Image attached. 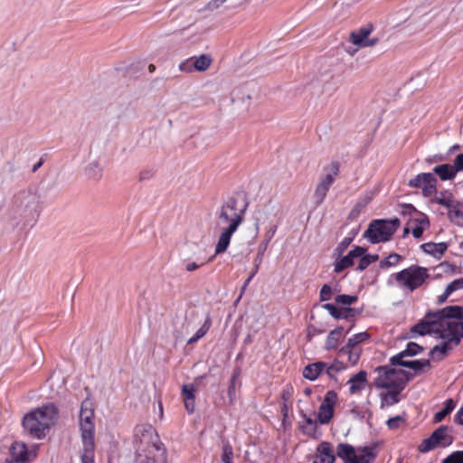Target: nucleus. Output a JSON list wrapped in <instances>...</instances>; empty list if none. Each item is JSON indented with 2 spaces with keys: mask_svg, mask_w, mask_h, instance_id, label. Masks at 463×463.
Returning <instances> with one entry per match:
<instances>
[{
  "mask_svg": "<svg viewBox=\"0 0 463 463\" xmlns=\"http://www.w3.org/2000/svg\"><path fill=\"white\" fill-rule=\"evenodd\" d=\"M323 308L326 310L335 319H339L342 317L341 311L331 303H326L323 305Z\"/></svg>",
  "mask_w": 463,
  "mask_h": 463,
  "instance_id": "8fccbe9b",
  "label": "nucleus"
},
{
  "mask_svg": "<svg viewBox=\"0 0 463 463\" xmlns=\"http://www.w3.org/2000/svg\"><path fill=\"white\" fill-rule=\"evenodd\" d=\"M439 313V310L434 313H430L424 320L415 325L411 330V337H414L417 335H424L432 332H439L442 334L444 326L441 324L440 317L438 316ZM439 337L441 338V335H439Z\"/></svg>",
  "mask_w": 463,
  "mask_h": 463,
  "instance_id": "ddd939ff",
  "label": "nucleus"
},
{
  "mask_svg": "<svg viewBox=\"0 0 463 463\" xmlns=\"http://www.w3.org/2000/svg\"><path fill=\"white\" fill-rule=\"evenodd\" d=\"M447 288L451 292V294L456 291L463 288V278H459L457 279H454L452 282H450Z\"/></svg>",
  "mask_w": 463,
  "mask_h": 463,
  "instance_id": "603ef678",
  "label": "nucleus"
},
{
  "mask_svg": "<svg viewBox=\"0 0 463 463\" xmlns=\"http://www.w3.org/2000/svg\"><path fill=\"white\" fill-rule=\"evenodd\" d=\"M362 347H356L350 344H347L339 349L338 355L339 356H346L347 364L351 366L355 365L361 356Z\"/></svg>",
  "mask_w": 463,
  "mask_h": 463,
  "instance_id": "aec40b11",
  "label": "nucleus"
},
{
  "mask_svg": "<svg viewBox=\"0 0 463 463\" xmlns=\"http://www.w3.org/2000/svg\"><path fill=\"white\" fill-rule=\"evenodd\" d=\"M448 215L452 222L461 223L463 222V204L456 201L452 206L448 208Z\"/></svg>",
  "mask_w": 463,
  "mask_h": 463,
  "instance_id": "7c9ffc66",
  "label": "nucleus"
},
{
  "mask_svg": "<svg viewBox=\"0 0 463 463\" xmlns=\"http://www.w3.org/2000/svg\"><path fill=\"white\" fill-rule=\"evenodd\" d=\"M376 445L354 448L348 443H339L335 454L344 463H373L377 456Z\"/></svg>",
  "mask_w": 463,
  "mask_h": 463,
  "instance_id": "0eeeda50",
  "label": "nucleus"
},
{
  "mask_svg": "<svg viewBox=\"0 0 463 463\" xmlns=\"http://www.w3.org/2000/svg\"><path fill=\"white\" fill-rule=\"evenodd\" d=\"M402 260V256L397 253H392L384 260H381L380 267L383 269H387L392 266L397 265Z\"/></svg>",
  "mask_w": 463,
  "mask_h": 463,
  "instance_id": "4c0bfd02",
  "label": "nucleus"
},
{
  "mask_svg": "<svg viewBox=\"0 0 463 463\" xmlns=\"http://www.w3.org/2000/svg\"><path fill=\"white\" fill-rule=\"evenodd\" d=\"M455 403L452 399H449L445 402L444 408L436 412L434 416V420L436 422L441 421L447 415H449L454 409Z\"/></svg>",
  "mask_w": 463,
  "mask_h": 463,
  "instance_id": "e433bc0d",
  "label": "nucleus"
},
{
  "mask_svg": "<svg viewBox=\"0 0 463 463\" xmlns=\"http://www.w3.org/2000/svg\"><path fill=\"white\" fill-rule=\"evenodd\" d=\"M435 195L432 201L439 205L445 206L447 209L452 206L457 201L449 191H442Z\"/></svg>",
  "mask_w": 463,
  "mask_h": 463,
  "instance_id": "2f4dec72",
  "label": "nucleus"
},
{
  "mask_svg": "<svg viewBox=\"0 0 463 463\" xmlns=\"http://www.w3.org/2000/svg\"><path fill=\"white\" fill-rule=\"evenodd\" d=\"M140 443L137 450V463H166V450L157 435L144 434Z\"/></svg>",
  "mask_w": 463,
  "mask_h": 463,
  "instance_id": "423d86ee",
  "label": "nucleus"
},
{
  "mask_svg": "<svg viewBox=\"0 0 463 463\" xmlns=\"http://www.w3.org/2000/svg\"><path fill=\"white\" fill-rule=\"evenodd\" d=\"M263 250H265V248ZM263 251L264 250L259 252L257 257H256V259H255V272H258L260 265V263L262 261Z\"/></svg>",
  "mask_w": 463,
  "mask_h": 463,
  "instance_id": "13d9d810",
  "label": "nucleus"
},
{
  "mask_svg": "<svg viewBox=\"0 0 463 463\" xmlns=\"http://www.w3.org/2000/svg\"><path fill=\"white\" fill-rule=\"evenodd\" d=\"M421 249L427 254L432 255L435 258H440L448 249L445 242H427L421 245Z\"/></svg>",
  "mask_w": 463,
  "mask_h": 463,
  "instance_id": "b1692460",
  "label": "nucleus"
},
{
  "mask_svg": "<svg viewBox=\"0 0 463 463\" xmlns=\"http://www.w3.org/2000/svg\"><path fill=\"white\" fill-rule=\"evenodd\" d=\"M84 171L89 179L99 180L102 176L103 168L98 160H93L86 165Z\"/></svg>",
  "mask_w": 463,
  "mask_h": 463,
  "instance_id": "cd10ccee",
  "label": "nucleus"
},
{
  "mask_svg": "<svg viewBox=\"0 0 463 463\" xmlns=\"http://www.w3.org/2000/svg\"><path fill=\"white\" fill-rule=\"evenodd\" d=\"M349 392L352 395L360 393L365 389L367 384V373L365 371H359L348 380Z\"/></svg>",
  "mask_w": 463,
  "mask_h": 463,
  "instance_id": "6ab92c4d",
  "label": "nucleus"
},
{
  "mask_svg": "<svg viewBox=\"0 0 463 463\" xmlns=\"http://www.w3.org/2000/svg\"><path fill=\"white\" fill-rule=\"evenodd\" d=\"M211 326H212L211 316L209 314H206L204 317V320H203V324L201 325L200 328L196 331V333L192 337H190L187 340V345H193V344L196 343L198 340H200L201 338H203L207 334V332L209 331Z\"/></svg>",
  "mask_w": 463,
  "mask_h": 463,
  "instance_id": "393cba45",
  "label": "nucleus"
},
{
  "mask_svg": "<svg viewBox=\"0 0 463 463\" xmlns=\"http://www.w3.org/2000/svg\"><path fill=\"white\" fill-rule=\"evenodd\" d=\"M245 206L239 207L235 198L231 197L225 201L217 214V224L222 226L219 240L215 246V254L224 252L230 242L232 235L242 222Z\"/></svg>",
  "mask_w": 463,
  "mask_h": 463,
  "instance_id": "f03ea898",
  "label": "nucleus"
},
{
  "mask_svg": "<svg viewBox=\"0 0 463 463\" xmlns=\"http://www.w3.org/2000/svg\"><path fill=\"white\" fill-rule=\"evenodd\" d=\"M357 301L356 296H351V295H339L335 298V302L339 305L343 306H350Z\"/></svg>",
  "mask_w": 463,
  "mask_h": 463,
  "instance_id": "79ce46f5",
  "label": "nucleus"
},
{
  "mask_svg": "<svg viewBox=\"0 0 463 463\" xmlns=\"http://www.w3.org/2000/svg\"><path fill=\"white\" fill-rule=\"evenodd\" d=\"M402 390H392L382 396V407L392 406L399 402V393Z\"/></svg>",
  "mask_w": 463,
  "mask_h": 463,
  "instance_id": "c9c22d12",
  "label": "nucleus"
},
{
  "mask_svg": "<svg viewBox=\"0 0 463 463\" xmlns=\"http://www.w3.org/2000/svg\"><path fill=\"white\" fill-rule=\"evenodd\" d=\"M199 268V265L196 263V262H190L186 265V270L191 272V271H194L195 269H197Z\"/></svg>",
  "mask_w": 463,
  "mask_h": 463,
  "instance_id": "680f3d73",
  "label": "nucleus"
},
{
  "mask_svg": "<svg viewBox=\"0 0 463 463\" xmlns=\"http://www.w3.org/2000/svg\"><path fill=\"white\" fill-rule=\"evenodd\" d=\"M233 450L231 445L224 444L222 447V460L223 463H232Z\"/></svg>",
  "mask_w": 463,
  "mask_h": 463,
  "instance_id": "c03bdc74",
  "label": "nucleus"
},
{
  "mask_svg": "<svg viewBox=\"0 0 463 463\" xmlns=\"http://www.w3.org/2000/svg\"><path fill=\"white\" fill-rule=\"evenodd\" d=\"M212 64V58L207 54H201L194 59V68L197 71H205Z\"/></svg>",
  "mask_w": 463,
  "mask_h": 463,
  "instance_id": "72a5a7b5",
  "label": "nucleus"
},
{
  "mask_svg": "<svg viewBox=\"0 0 463 463\" xmlns=\"http://www.w3.org/2000/svg\"><path fill=\"white\" fill-rule=\"evenodd\" d=\"M227 0H212L207 5V9L214 11L219 9Z\"/></svg>",
  "mask_w": 463,
  "mask_h": 463,
  "instance_id": "6e6d98bb",
  "label": "nucleus"
},
{
  "mask_svg": "<svg viewBox=\"0 0 463 463\" xmlns=\"http://www.w3.org/2000/svg\"><path fill=\"white\" fill-rule=\"evenodd\" d=\"M235 379H236V375L232 376V381H231V385H230L229 390H228V393H229L230 397L234 393V389H235L234 382H235Z\"/></svg>",
  "mask_w": 463,
  "mask_h": 463,
  "instance_id": "052dcab7",
  "label": "nucleus"
},
{
  "mask_svg": "<svg viewBox=\"0 0 463 463\" xmlns=\"http://www.w3.org/2000/svg\"><path fill=\"white\" fill-rule=\"evenodd\" d=\"M365 253V249L360 246L354 247L347 255L337 258L334 263V272L340 273L354 265V260Z\"/></svg>",
  "mask_w": 463,
  "mask_h": 463,
  "instance_id": "dca6fc26",
  "label": "nucleus"
},
{
  "mask_svg": "<svg viewBox=\"0 0 463 463\" xmlns=\"http://www.w3.org/2000/svg\"><path fill=\"white\" fill-rule=\"evenodd\" d=\"M179 70L183 72L191 73L194 71V58L187 59L179 64Z\"/></svg>",
  "mask_w": 463,
  "mask_h": 463,
  "instance_id": "09e8293b",
  "label": "nucleus"
},
{
  "mask_svg": "<svg viewBox=\"0 0 463 463\" xmlns=\"http://www.w3.org/2000/svg\"><path fill=\"white\" fill-rule=\"evenodd\" d=\"M399 226L400 221L397 218L375 220L370 223L368 229L364 232V237L372 243L384 242L391 239Z\"/></svg>",
  "mask_w": 463,
  "mask_h": 463,
  "instance_id": "6e6552de",
  "label": "nucleus"
},
{
  "mask_svg": "<svg viewBox=\"0 0 463 463\" xmlns=\"http://www.w3.org/2000/svg\"><path fill=\"white\" fill-rule=\"evenodd\" d=\"M404 423H405V419L400 415L390 418L387 420V426L390 430H397Z\"/></svg>",
  "mask_w": 463,
  "mask_h": 463,
  "instance_id": "a18cd8bd",
  "label": "nucleus"
},
{
  "mask_svg": "<svg viewBox=\"0 0 463 463\" xmlns=\"http://www.w3.org/2000/svg\"><path fill=\"white\" fill-rule=\"evenodd\" d=\"M444 326L441 334L442 343L435 345L430 352L435 360L443 359L447 354L456 347L463 338V307L448 306L439 310L438 314Z\"/></svg>",
  "mask_w": 463,
  "mask_h": 463,
  "instance_id": "f257e3e1",
  "label": "nucleus"
},
{
  "mask_svg": "<svg viewBox=\"0 0 463 463\" xmlns=\"http://www.w3.org/2000/svg\"><path fill=\"white\" fill-rule=\"evenodd\" d=\"M94 409L90 400L86 399L81 402L80 411V430L82 443L80 452L81 463H94V430L93 422Z\"/></svg>",
  "mask_w": 463,
  "mask_h": 463,
  "instance_id": "20e7f679",
  "label": "nucleus"
},
{
  "mask_svg": "<svg viewBox=\"0 0 463 463\" xmlns=\"http://www.w3.org/2000/svg\"><path fill=\"white\" fill-rule=\"evenodd\" d=\"M422 350L423 347L417 343L410 342L407 344L405 350L400 352L390 359L391 364L395 365V363H401V361H403L405 357L414 356L422 352Z\"/></svg>",
  "mask_w": 463,
  "mask_h": 463,
  "instance_id": "4be33fe9",
  "label": "nucleus"
},
{
  "mask_svg": "<svg viewBox=\"0 0 463 463\" xmlns=\"http://www.w3.org/2000/svg\"><path fill=\"white\" fill-rule=\"evenodd\" d=\"M395 365H402L413 369L414 371H423L426 367L430 366L429 360H414V361H401V363H395Z\"/></svg>",
  "mask_w": 463,
  "mask_h": 463,
  "instance_id": "473e14b6",
  "label": "nucleus"
},
{
  "mask_svg": "<svg viewBox=\"0 0 463 463\" xmlns=\"http://www.w3.org/2000/svg\"><path fill=\"white\" fill-rule=\"evenodd\" d=\"M438 180L432 173H420L408 181V185L420 189L424 197L437 194Z\"/></svg>",
  "mask_w": 463,
  "mask_h": 463,
  "instance_id": "9b49d317",
  "label": "nucleus"
},
{
  "mask_svg": "<svg viewBox=\"0 0 463 463\" xmlns=\"http://www.w3.org/2000/svg\"><path fill=\"white\" fill-rule=\"evenodd\" d=\"M149 72H154L156 70V66L154 64H150L148 66Z\"/></svg>",
  "mask_w": 463,
  "mask_h": 463,
  "instance_id": "0e129e2a",
  "label": "nucleus"
},
{
  "mask_svg": "<svg viewBox=\"0 0 463 463\" xmlns=\"http://www.w3.org/2000/svg\"><path fill=\"white\" fill-rule=\"evenodd\" d=\"M360 258V261H359V264L357 266V270H364L371 263L376 261L378 260V255H371V254H367V255H364V253L359 257Z\"/></svg>",
  "mask_w": 463,
  "mask_h": 463,
  "instance_id": "58836bf2",
  "label": "nucleus"
},
{
  "mask_svg": "<svg viewBox=\"0 0 463 463\" xmlns=\"http://www.w3.org/2000/svg\"><path fill=\"white\" fill-rule=\"evenodd\" d=\"M252 279V276H250L248 279L244 283V288L250 283V281Z\"/></svg>",
  "mask_w": 463,
  "mask_h": 463,
  "instance_id": "69168bd1",
  "label": "nucleus"
},
{
  "mask_svg": "<svg viewBox=\"0 0 463 463\" xmlns=\"http://www.w3.org/2000/svg\"><path fill=\"white\" fill-rule=\"evenodd\" d=\"M460 148V146L458 145H454L451 146L450 148V152H453L455 150H458Z\"/></svg>",
  "mask_w": 463,
  "mask_h": 463,
  "instance_id": "e2e57ef3",
  "label": "nucleus"
},
{
  "mask_svg": "<svg viewBox=\"0 0 463 463\" xmlns=\"http://www.w3.org/2000/svg\"><path fill=\"white\" fill-rule=\"evenodd\" d=\"M337 399L334 391L326 392L322 403L318 409L317 420L320 424H327L334 415V406Z\"/></svg>",
  "mask_w": 463,
  "mask_h": 463,
  "instance_id": "4468645a",
  "label": "nucleus"
},
{
  "mask_svg": "<svg viewBox=\"0 0 463 463\" xmlns=\"http://www.w3.org/2000/svg\"><path fill=\"white\" fill-rule=\"evenodd\" d=\"M453 164L458 173L463 172V153L458 154L455 157Z\"/></svg>",
  "mask_w": 463,
  "mask_h": 463,
  "instance_id": "5fc2aeb1",
  "label": "nucleus"
},
{
  "mask_svg": "<svg viewBox=\"0 0 463 463\" xmlns=\"http://www.w3.org/2000/svg\"><path fill=\"white\" fill-rule=\"evenodd\" d=\"M353 239L350 237H345L342 240V241L336 246L335 249V254L340 257L343 252L348 248V246L352 243Z\"/></svg>",
  "mask_w": 463,
  "mask_h": 463,
  "instance_id": "49530a36",
  "label": "nucleus"
},
{
  "mask_svg": "<svg viewBox=\"0 0 463 463\" xmlns=\"http://www.w3.org/2000/svg\"><path fill=\"white\" fill-rule=\"evenodd\" d=\"M326 367V363L321 361L307 364L303 370V376L309 381H315L325 372Z\"/></svg>",
  "mask_w": 463,
  "mask_h": 463,
  "instance_id": "5701e85b",
  "label": "nucleus"
},
{
  "mask_svg": "<svg viewBox=\"0 0 463 463\" xmlns=\"http://www.w3.org/2000/svg\"><path fill=\"white\" fill-rule=\"evenodd\" d=\"M347 368V365L339 360H335L330 365L326 364L325 369L326 373L330 378H335V375Z\"/></svg>",
  "mask_w": 463,
  "mask_h": 463,
  "instance_id": "f704fd0d",
  "label": "nucleus"
},
{
  "mask_svg": "<svg viewBox=\"0 0 463 463\" xmlns=\"http://www.w3.org/2000/svg\"><path fill=\"white\" fill-rule=\"evenodd\" d=\"M184 407L187 411L188 413H193L194 411V408H195V398H185L184 400Z\"/></svg>",
  "mask_w": 463,
  "mask_h": 463,
  "instance_id": "864d4df0",
  "label": "nucleus"
},
{
  "mask_svg": "<svg viewBox=\"0 0 463 463\" xmlns=\"http://www.w3.org/2000/svg\"><path fill=\"white\" fill-rule=\"evenodd\" d=\"M372 32L370 26H364L350 34L351 42L359 48H366L375 45L378 43L377 38H369Z\"/></svg>",
  "mask_w": 463,
  "mask_h": 463,
  "instance_id": "2eb2a0df",
  "label": "nucleus"
},
{
  "mask_svg": "<svg viewBox=\"0 0 463 463\" xmlns=\"http://www.w3.org/2000/svg\"><path fill=\"white\" fill-rule=\"evenodd\" d=\"M196 390L193 384H184L182 387V396L184 400L185 398H195L194 393Z\"/></svg>",
  "mask_w": 463,
  "mask_h": 463,
  "instance_id": "3c124183",
  "label": "nucleus"
},
{
  "mask_svg": "<svg viewBox=\"0 0 463 463\" xmlns=\"http://www.w3.org/2000/svg\"><path fill=\"white\" fill-rule=\"evenodd\" d=\"M300 429L305 435L311 438H317V424L310 417L303 414V421L300 422Z\"/></svg>",
  "mask_w": 463,
  "mask_h": 463,
  "instance_id": "bb28decb",
  "label": "nucleus"
},
{
  "mask_svg": "<svg viewBox=\"0 0 463 463\" xmlns=\"http://www.w3.org/2000/svg\"><path fill=\"white\" fill-rule=\"evenodd\" d=\"M335 455L333 445L328 441H322L316 449L313 463H334Z\"/></svg>",
  "mask_w": 463,
  "mask_h": 463,
  "instance_id": "f3484780",
  "label": "nucleus"
},
{
  "mask_svg": "<svg viewBox=\"0 0 463 463\" xmlns=\"http://www.w3.org/2000/svg\"><path fill=\"white\" fill-rule=\"evenodd\" d=\"M343 331H344V328L342 326H338L329 332L328 335L326 336V342H325V348L326 350H332L337 346L340 339L344 335Z\"/></svg>",
  "mask_w": 463,
  "mask_h": 463,
  "instance_id": "a878e982",
  "label": "nucleus"
},
{
  "mask_svg": "<svg viewBox=\"0 0 463 463\" xmlns=\"http://www.w3.org/2000/svg\"><path fill=\"white\" fill-rule=\"evenodd\" d=\"M451 295V292L449 290V288L446 287L444 292L439 296L438 302L439 304L446 301V299Z\"/></svg>",
  "mask_w": 463,
  "mask_h": 463,
  "instance_id": "4d7b16f0",
  "label": "nucleus"
},
{
  "mask_svg": "<svg viewBox=\"0 0 463 463\" xmlns=\"http://www.w3.org/2000/svg\"><path fill=\"white\" fill-rule=\"evenodd\" d=\"M412 222H416V225L411 227V233L413 237L417 239L420 238L422 236L423 231L430 226V221L424 214H420L419 218H415Z\"/></svg>",
  "mask_w": 463,
  "mask_h": 463,
  "instance_id": "c85d7f7f",
  "label": "nucleus"
},
{
  "mask_svg": "<svg viewBox=\"0 0 463 463\" xmlns=\"http://www.w3.org/2000/svg\"><path fill=\"white\" fill-rule=\"evenodd\" d=\"M378 375L374 380L375 387L379 389L403 390L405 381L402 371L389 369L387 367H378Z\"/></svg>",
  "mask_w": 463,
  "mask_h": 463,
  "instance_id": "9d476101",
  "label": "nucleus"
},
{
  "mask_svg": "<svg viewBox=\"0 0 463 463\" xmlns=\"http://www.w3.org/2000/svg\"><path fill=\"white\" fill-rule=\"evenodd\" d=\"M441 463H463V450L451 453Z\"/></svg>",
  "mask_w": 463,
  "mask_h": 463,
  "instance_id": "37998d69",
  "label": "nucleus"
},
{
  "mask_svg": "<svg viewBox=\"0 0 463 463\" xmlns=\"http://www.w3.org/2000/svg\"><path fill=\"white\" fill-rule=\"evenodd\" d=\"M408 233H409V228H408V227H406V228L404 229V231H403V234H404V235H406V234H408Z\"/></svg>",
  "mask_w": 463,
  "mask_h": 463,
  "instance_id": "774afa93",
  "label": "nucleus"
},
{
  "mask_svg": "<svg viewBox=\"0 0 463 463\" xmlns=\"http://www.w3.org/2000/svg\"><path fill=\"white\" fill-rule=\"evenodd\" d=\"M57 418V408L50 403L27 413L24 417L23 426L32 437L40 439L45 436V431L55 424Z\"/></svg>",
  "mask_w": 463,
  "mask_h": 463,
  "instance_id": "39448f33",
  "label": "nucleus"
},
{
  "mask_svg": "<svg viewBox=\"0 0 463 463\" xmlns=\"http://www.w3.org/2000/svg\"><path fill=\"white\" fill-rule=\"evenodd\" d=\"M458 173L454 164H442L436 165L432 174L437 175L441 181H452L456 178Z\"/></svg>",
  "mask_w": 463,
  "mask_h": 463,
  "instance_id": "412c9836",
  "label": "nucleus"
},
{
  "mask_svg": "<svg viewBox=\"0 0 463 463\" xmlns=\"http://www.w3.org/2000/svg\"><path fill=\"white\" fill-rule=\"evenodd\" d=\"M29 453L24 442H14L10 449V459L6 463H26Z\"/></svg>",
  "mask_w": 463,
  "mask_h": 463,
  "instance_id": "a211bd4d",
  "label": "nucleus"
},
{
  "mask_svg": "<svg viewBox=\"0 0 463 463\" xmlns=\"http://www.w3.org/2000/svg\"><path fill=\"white\" fill-rule=\"evenodd\" d=\"M190 326H191V321H187V325H186V327H185V332L186 333H188Z\"/></svg>",
  "mask_w": 463,
  "mask_h": 463,
  "instance_id": "338daca9",
  "label": "nucleus"
},
{
  "mask_svg": "<svg viewBox=\"0 0 463 463\" xmlns=\"http://www.w3.org/2000/svg\"><path fill=\"white\" fill-rule=\"evenodd\" d=\"M41 211V195L37 191L23 190L14 195L10 209L13 219L30 224L37 221Z\"/></svg>",
  "mask_w": 463,
  "mask_h": 463,
  "instance_id": "7ed1b4c3",
  "label": "nucleus"
},
{
  "mask_svg": "<svg viewBox=\"0 0 463 463\" xmlns=\"http://www.w3.org/2000/svg\"><path fill=\"white\" fill-rule=\"evenodd\" d=\"M428 277L427 269L417 265L410 266L394 274V279L399 286L410 291L420 288Z\"/></svg>",
  "mask_w": 463,
  "mask_h": 463,
  "instance_id": "1a4fd4ad",
  "label": "nucleus"
},
{
  "mask_svg": "<svg viewBox=\"0 0 463 463\" xmlns=\"http://www.w3.org/2000/svg\"><path fill=\"white\" fill-rule=\"evenodd\" d=\"M338 172L339 168L337 164L333 163L328 166L326 174L320 178V181L317 184L314 192V198L317 205L324 202L329 188L334 184L335 177L338 175Z\"/></svg>",
  "mask_w": 463,
  "mask_h": 463,
  "instance_id": "f8f14e48",
  "label": "nucleus"
},
{
  "mask_svg": "<svg viewBox=\"0 0 463 463\" xmlns=\"http://www.w3.org/2000/svg\"><path fill=\"white\" fill-rule=\"evenodd\" d=\"M369 337L370 335L367 332H361L350 337L347 341V344H350L356 347H361L360 344L366 341Z\"/></svg>",
  "mask_w": 463,
  "mask_h": 463,
  "instance_id": "a19ab883",
  "label": "nucleus"
},
{
  "mask_svg": "<svg viewBox=\"0 0 463 463\" xmlns=\"http://www.w3.org/2000/svg\"><path fill=\"white\" fill-rule=\"evenodd\" d=\"M438 446L437 441L430 435L429 438L422 440L418 449L421 453H427Z\"/></svg>",
  "mask_w": 463,
  "mask_h": 463,
  "instance_id": "ea45409f",
  "label": "nucleus"
},
{
  "mask_svg": "<svg viewBox=\"0 0 463 463\" xmlns=\"http://www.w3.org/2000/svg\"><path fill=\"white\" fill-rule=\"evenodd\" d=\"M455 420L458 423L463 425V406L458 410L455 416Z\"/></svg>",
  "mask_w": 463,
  "mask_h": 463,
  "instance_id": "bf43d9fd",
  "label": "nucleus"
},
{
  "mask_svg": "<svg viewBox=\"0 0 463 463\" xmlns=\"http://www.w3.org/2000/svg\"><path fill=\"white\" fill-rule=\"evenodd\" d=\"M332 296H333V290H332L331 287L327 284H325L320 289V294H319L320 301L323 302V301L330 300L332 298Z\"/></svg>",
  "mask_w": 463,
  "mask_h": 463,
  "instance_id": "de8ad7c7",
  "label": "nucleus"
},
{
  "mask_svg": "<svg viewBox=\"0 0 463 463\" xmlns=\"http://www.w3.org/2000/svg\"><path fill=\"white\" fill-rule=\"evenodd\" d=\"M448 427L440 426L432 432L431 436L437 441L438 445L441 443H443L444 446L449 445L452 442V438L448 434Z\"/></svg>",
  "mask_w": 463,
  "mask_h": 463,
  "instance_id": "c756f323",
  "label": "nucleus"
}]
</instances>
